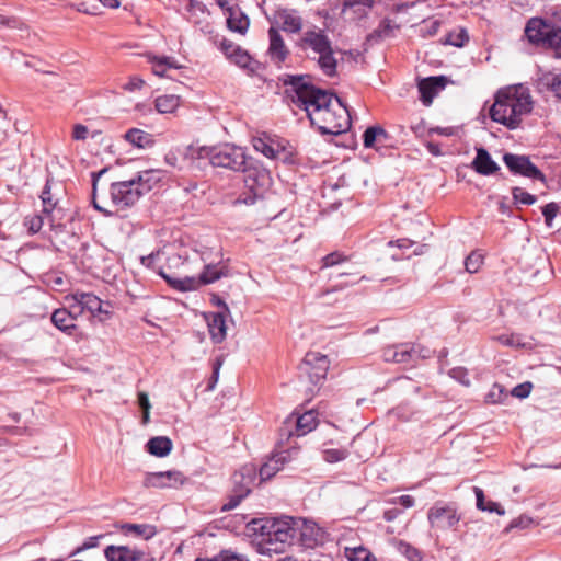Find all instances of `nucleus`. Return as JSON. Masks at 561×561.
Returning <instances> with one entry per match:
<instances>
[{"label":"nucleus","mask_w":561,"mask_h":561,"mask_svg":"<svg viewBox=\"0 0 561 561\" xmlns=\"http://www.w3.org/2000/svg\"><path fill=\"white\" fill-rule=\"evenodd\" d=\"M346 556L350 561H373L370 552L364 547L346 549Z\"/></svg>","instance_id":"nucleus-43"},{"label":"nucleus","mask_w":561,"mask_h":561,"mask_svg":"<svg viewBox=\"0 0 561 561\" xmlns=\"http://www.w3.org/2000/svg\"><path fill=\"white\" fill-rule=\"evenodd\" d=\"M183 160L190 164L197 162V168L201 161L208 160L213 167L242 171L244 174L251 167H259L245 154L243 148L230 144L215 147L190 145L183 153Z\"/></svg>","instance_id":"nucleus-4"},{"label":"nucleus","mask_w":561,"mask_h":561,"mask_svg":"<svg viewBox=\"0 0 561 561\" xmlns=\"http://www.w3.org/2000/svg\"><path fill=\"white\" fill-rule=\"evenodd\" d=\"M483 264V255L478 252L470 253L466 261L465 267L468 273H477Z\"/></svg>","instance_id":"nucleus-40"},{"label":"nucleus","mask_w":561,"mask_h":561,"mask_svg":"<svg viewBox=\"0 0 561 561\" xmlns=\"http://www.w3.org/2000/svg\"><path fill=\"white\" fill-rule=\"evenodd\" d=\"M65 300L68 305V312L71 313L72 316V320H73V323L76 322L77 318L80 317L84 309L82 308L81 304H79L78 301L76 300H71V295H67L65 297Z\"/></svg>","instance_id":"nucleus-52"},{"label":"nucleus","mask_w":561,"mask_h":561,"mask_svg":"<svg viewBox=\"0 0 561 561\" xmlns=\"http://www.w3.org/2000/svg\"><path fill=\"white\" fill-rule=\"evenodd\" d=\"M272 186V176L263 167H251L243 179V191L232 201L233 206H251L264 197Z\"/></svg>","instance_id":"nucleus-6"},{"label":"nucleus","mask_w":561,"mask_h":561,"mask_svg":"<svg viewBox=\"0 0 561 561\" xmlns=\"http://www.w3.org/2000/svg\"><path fill=\"white\" fill-rule=\"evenodd\" d=\"M484 512H490V513H496L499 515H504L505 514V511L504 508L496 502H493V501H489L485 503L484 505Z\"/></svg>","instance_id":"nucleus-62"},{"label":"nucleus","mask_w":561,"mask_h":561,"mask_svg":"<svg viewBox=\"0 0 561 561\" xmlns=\"http://www.w3.org/2000/svg\"><path fill=\"white\" fill-rule=\"evenodd\" d=\"M345 259L346 257L344 255H342L341 253H337V252L330 253L323 257V267L334 266V265L345 261Z\"/></svg>","instance_id":"nucleus-56"},{"label":"nucleus","mask_w":561,"mask_h":561,"mask_svg":"<svg viewBox=\"0 0 561 561\" xmlns=\"http://www.w3.org/2000/svg\"><path fill=\"white\" fill-rule=\"evenodd\" d=\"M106 172V170H101L100 172L98 173H92V176H93V195H92V202H93V205L94 207L100 210V211H103L105 214H112V210H110L102 201H100L99 198V195H98V181L99 179Z\"/></svg>","instance_id":"nucleus-35"},{"label":"nucleus","mask_w":561,"mask_h":561,"mask_svg":"<svg viewBox=\"0 0 561 561\" xmlns=\"http://www.w3.org/2000/svg\"><path fill=\"white\" fill-rule=\"evenodd\" d=\"M175 480V472L172 470L150 472L147 473L144 479V485L146 488L164 489L171 488Z\"/></svg>","instance_id":"nucleus-24"},{"label":"nucleus","mask_w":561,"mask_h":561,"mask_svg":"<svg viewBox=\"0 0 561 561\" xmlns=\"http://www.w3.org/2000/svg\"><path fill=\"white\" fill-rule=\"evenodd\" d=\"M430 355L431 351L428 348L411 343L388 346L382 353L386 362L396 364H407L417 358H427Z\"/></svg>","instance_id":"nucleus-8"},{"label":"nucleus","mask_w":561,"mask_h":561,"mask_svg":"<svg viewBox=\"0 0 561 561\" xmlns=\"http://www.w3.org/2000/svg\"><path fill=\"white\" fill-rule=\"evenodd\" d=\"M294 103L302 107L311 124L323 135H340L351 127L348 108L327 91L310 84L304 77H289L285 81Z\"/></svg>","instance_id":"nucleus-1"},{"label":"nucleus","mask_w":561,"mask_h":561,"mask_svg":"<svg viewBox=\"0 0 561 561\" xmlns=\"http://www.w3.org/2000/svg\"><path fill=\"white\" fill-rule=\"evenodd\" d=\"M506 397L505 388L500 383H494L488 392L485 400L488 403L496 404L502 403Z\"/></svg>","instance_id":"nucleus-38"},{"label":"nucleus","mask_w":561,"mask_h":561,"mask_svg":"<svg viewBox=\"0 0 561 561\" xmlns=\"http://www.w3.org/2000/svg\"><path fill=\"white\" fill-rule=\"evenodd\" d=\"M444 77H430L427 79H423L419 83V91L421 93V100L423 104L426 106L431 105L434 96L438 93L439 90L444 89Z\"/></svg>","instance_id":"nucleus-21"},{"label":"nucleus","mask_w":561,"mask_h":561,"mask_svg":"<svg viewBox=\"0 0 561 561\" xmlns=\"http://www.w3.org/2000/svg\"><path fill=\"white\" fill-rule=\"evenodd\" d=\"M196 561H249L248 558H245L242 554H238L234 552H231L229 550L221 551L219 554L215 556L214 558H197Z\"/></svg>","instance_id":"nucleus-39"},{"label":"nucleus","mask_w":561,"mask_h":561,"mask_svg":"<svg viewBox=\"0 0 561 561\" xmlns=\"http://www.w3.org/2000/svg\"><path fill=\"white\" fill-rule=\"evenodd\" d=\"M450 376L459 380L462 385L468 386L470 383L467 371L463 368H454L450 370Z\"/></svg>","instance_id":"nucleus-60"},{"label":"nucleus","mask_w":561,"mask_h":561,"mask_svg":"<svg viewBox=\"0 0 561 561\" xmlns=\"http://www.w3.org/2000/svg\"><path fill=\"white\" fill-rule=\"evenodd\" d=\"M531 389V382L526 381L514 387L511 391V394L519 399H525L530 394Z\"/></svg>","instance_id":"nucleus-54"},{"label":"nucleus","mask_w":561,"mask_h":561,"mask_svg":"<svg viewBox=\"0 0 561 561\" xmlns=\"http://www.w3.org/2000/svg\"><path fill=\"white\" fill-rule=\"evenodd\" d=\"M550 31L541 46L551 48L554 51V56L561 58V27L552 24Z\"/></svg>","instance_id":"nucleus-32"},{"label":"nucleus","mask_w":561,"mask_h":561,"mask_svg":"<svg viewBox=\"0 0 561 561\" xmlns=\"http://www.w3.org/2000/svg\"><path fill=\"white\" fill-rule=\"evenodd\" d=\"M124 138L133 146L141 149L148 148L153 144L152 135L138 128L129 129Z\"/></svg>","instance_id":"nucleus-30"},{"label":"nucleus","mask_w":561,"mask_h":561,"mask_svg":"<svg viewBox=\"0 0 561 561\" xmlns=\"http://www.w3.org/2000/svg\"><path fill=\"white\" fill-rule=\"evenodd\" d=\"M291 517L254 518L247 524V529L256 538L261 554L282 553L287 546L295 542V528Z\"/></svg>","instance_id":"nucleus-2"},{"label":"nucleus","mask_w":561,"mask_h":561,"mask_svg":"<svg viewBox=\"0 0 561 561\" xmlns=\"http://www.w3.org/2000/svg\"><path fill=\"white\" fill-rule=\"evenodd\" d=\"M317 426V416L313 411L305 412L301 415L295 413L290 414L284 421V425L280 428L282 435L291 436H305L310 433Z\"/></svg>","instance_id":"nucleus-10"},{"label":"nucleus","mask_w":561,"mask_h":561,"mask_svg":"<svg viewBox=\"0 0 561 561\" xmlns=\"http://www.w3.org/2000/svg\"><path fill=\"white\" fill-rule=\"evenodd\" d=\"M71 300L81 304L82 308L94 317L105 314V318H101V320H106L111 317V311L104 307V302L92 293L76 291L71 294Z\"/></svg>","instance_id":"nucleus-17"},{"label":"nucleus","mask_w":561,"mask_h":561,"mask_svg":"<svg viewBox=\"0 0 561 561\" xmlns=\"http://www.w3.org/2000/svg\"><path fill=\"white\" fill-rule=\"evenodd\" d=\"M275 18L280 28L286 33L297 34L302 30L304 21L296 10L282 9L277 11Z\"/></svg>","instance_id":"nucleus-18"},{"label":"nucleus","mask_w":561,"mask_h":561,"mask_svg":"<svg viewBox=\"0 0 561 561\" xmlns=\"http://www.w3.org/2000/svg\"><path fill=\"white\" fill-rule=\"evenodd\" d=\"M513 198L523 205H531L536 202V197L520 187L513 188Z\"/></svg>","instance_id":"nucleus-47"},{"label":"nucleus","mask_w":561,"mask_h":561,"mask_svg":"<svg viewBox=\"0 0 561 561\" xmlns=\"http://www.w3.org/2000/svg\"><path fill=\"white\" fill-rule=\"evenodd\" d=\"M295 541L304 548H316L325 540V531L314 522L307 519H294Z\"/></svg>","instance_id":"nucleus-9"},{"label":"nucleus","mask_w":561,"mask_h":561,"mask_svg":"<svg viewBox=\"0 0 561 561\" xmlns=\"http://www.w3.org/2000/svg\"><path fill=\"white\" fill-rule=\"evenodd\" d=\"M531 110L533 100L529 89L517 84L499 90L490 108V116L494 122L515 129Z\"/></svg>","instance_id":"nucleus-3"},{"label":"nucleus","mask_w":561,"mask_h":561,"mask_svg":"<svg viewBox=\"0 0 561 561\" xmlns=\"http://www.w3.org/2000/svg\"><path fill=\"white\" fill-rule=\"evenodd\" d=\"M227 26L230 31L239 34H245L249 28V18L238 8H227Z\"/></svg>","instance_id":"nucleus-25"},{"label":"nucleus","mask_w":561,"mask_h":561,"mask_svg":"<svg viewBox=\"0 0 561 561\" xmlns=\"http://www.w3.org/2000/svg\"><path fill=\"white\" fill-rule=\"evenodd\" d=\"M503 161L506 167L515 174H520L526 178L545 181L542 172L531 163L528 157L517 156L513 153H505Z\"/></svg>","instance_id":"nucleus-12"},{"label":"nucleus","mask_w":561,"mask_h":561,"mask_svg":"<svg viewBox=\"0 0 561 561\" xmlns=\"http://www.w3.org/2000/svg\"><path fill=\"white\" fill-rule=\"evenodd\" d=\"M208 331L215 343H221L227 336L226 313L210 312L206 316Z\"/></svg>","instance_id":"nucleus-20"},{"label":"nucleus","mask_w":561,"mask_h":561,"mask_svg":"<svg viewBox=\"0 0 561 561\" xmlns=\"http://www.w3.org/2000/svg\"><path fill=\"white\" fill-rule=\"evenodd\" d=\"M440 27V21L438 20H426L423 22L420 31L423 36H434Z\"/></svg>","instance_id":"nucleus-50"},{"label":"nucleus","mask_w":561,"mask_h":561,"mask_svg":"<svg viewBox=\"0 0 561 561\" xmlns=\"http://www.w3.org/2000/svg\"><path fill=\"white\" fill-rule=\"evenodd\" d=\"M376 133H383V128H381L379 126H373V127H369V128H367L365 130V133L363 135V141H364V146L366 148H373L374 147L375 141L378 138L376 136Z\"/></svg>","instance_id":"nucleus-49"},{"label":"nucleus","mask_w":561,"mask_h":561,"mask_svg":"<svg viewBox=\"0 0 561 561\" xmlns=\"http://www.w3.org/2000/svg\"><path fill=\"white\" fill-rule=\"evenodd\" d=\"M552 89L556 93V95L561 99V73L557 76L552 83Z\"/></svg>","instance_id":"nucleus-64"},{"label":"nucleus","mask_w":561,"mask_h":561,"mask_svg":"<svg viewBox=\"0 0 561 561\" xmlns=\"http://www.w3.org/2000/svg\"><path fill=\"white\" fill-rule=\"evenodd\" d=\"M89 129L82 124H76L72 129V138L75 140H85L88 138Z\"/></svg>","instance_id":"nucleus-59"},{"label":"nucleus","mask_w":561,"mask_h":561,"mask_svg":"<svg viewBox=\"0 0 561 561\" xmlns=\"http://www.w3.org/2000/svg\"><path fill=\"white\" fill-rule=\"evenodd\" d=\"M104 554L108 561H139L142 553L126 546H108Z\"/></svg>","instance_id":"nucleus-22"},{"label":"nucleus","mask_w":561,"mask_h":561,"mask_svg":"<svg viewBox=\"0 0 561 561\" xmlns=\"http://www.w3.org/2000/svg\"><path fill=\"white\" fill-rule=\"evenodd\" d=\"M233 489L244 494L251 492L252 488L257 484V470L252 463L242 466L232 476Z\"/></svg>","instance_id":"nucleus-16"},{"label":"nucleus","mask_w":561,"mask_h":561,"mask_svg":"<svg viewBox=\"0 0 561 561\" xmlns=\"http://www.w3.org/2000/svg\"><path fill=\"white\" fill-rule=\"evenodd\" d=\"M146 447L150 455L165 457L172 451L173 443L165 436H157L149 439Z\"/></svg>","instance_id":"nucleus-27"},{"label":"nucleus","mask_w":561,"mask_h":561,"mask_svg":"<svg viewBox=\"0 0 561 561\" xmlns=\"http://www.w3.org/2000/svg\"><path fill=\"white\" fill-rule=\"evenodd\" d=\"M156 110L161 114L175 111V99L173 95H163L156 99Z\"/></svg>","instance_id":"nucleus-36"},{"label":"nucleus","mask_w":561,"mask_h":561,"mask_svg":"<svg viewBox=\"0 0 561 561\" xmlns=\"http://www.w3.org/2000/svg\"><path fill=\"white\" fill-rule=\"evenodd\" d=\"M230 61L240 68H249L252 62V58L245 50L240 47L239 50L231 57Z\"/></svg>","instance_id":"nucleus-48"},{"label":"nucleus","mask_w":561,"mask_h":561,"mask_svg":"<svg viewBox=\"0 0 561 561\" xmlns=\"http://www.w3.org/2000/svg\"><path fill=\"white\" fill-rule=\"evenodd\" d=\"M220 48L225 56L230 60L231 57L239 50L240 46L224 39L220 44Z\"/></svg>","instance_id":"nucleus-57"},{"label":"nucleus","mask_w":561,"mask_h":561,"mask_svg":"<svg viewBox=\"0 0 561 561\" xmlns=\"http://www.w3.org/2000/svg\"><path fill=\"white\" fill-rule=\"evenodd\" d=\"M202 286L201 277H188L185 276L181 279H178V290H194Z\"/></svg>","instance_id":"nucleus-45"},{"label":"nucleus","mask_w":561,"mask_h":561,"mask_svg":"<svg viewBox=\"0 0 561 561\" xmlns=\"http://www.w3.org/2000/svg\"><path fill=\"white\" fill-rule=\"evenodd\" d=\"M147 60L152 66V72L158 77H165L168 70L175 68V64L171 57H159L152 54L146 55Z\"/></svg>","instance_id":"nucleus-29"},{"label":"nucleus","mask_w":561,"mask_h":561,"mask_svg":"<svg viewBox=\"0 0 561 561\" xmlns=\"http://www.w3.org/2000/svg\"><path fill=\"white\" fill-rule=\"evenodd\" d=\"M297 455V449H288L275 453L260 468L259 483L273 478L278 471L284 469L287 463L291 462Z\"/></svg>","instance_id":"nucleus-11"},{"label":"nucleus","mask_w":561,"mask_h":561,"mask_svg":"<svg viewBox=\"0 0 561 561\" xmlns=\"http://www.w3.org/2000/svg\"><path fill=\"white\" fill-rule=\"evenodd\" d=\"M145 80L138 76L129 77L128 81L122 85L127 92H135L141 90L145 85Z\"/></svg>","instance_id":"nucleus-53"},{"label":"nucleus","mask_w":561,"mask_h":561,"mask_svg":"<svg viewBox=\"0 0 561 561\" xmlns=\"http://www.w3.org/2000/svg\"><path fill=\"white\" fill-rule=\"evenodd\" d=\"M127 530L146 539L152 537L156 533L152 526L145 524H129L127 525Z\"/></svg>","instance_id":"nucleus-42"},{"label":"nucleus","mask_w":561,"mask_h":561,"mask_svg":"<svg viewBox=\"0 0 561 561\" xmlns=\"http://www.w3.org/2000/svg\"><path fill=\"white\" fill-rule=\"evenodd\" d=\"M330 362L325 355L318 352L306 354L302 363V370L307 373L313 383L325 378Z\"/></svg>","instance_id":"nucleus-13"},{"label":"nucleus","mask_w":561,"mask_h":561,"mask_svg":"<svg viewBox=\"0 0 561 561\" xmlns=\"http://www.w3.org/2000/svg\"><path fill=\"white\" fill-rule=\"evenodd\" d=\"M472 168L482 175L493 174L499 170L497 163L491 158L484 148L477 149V156L472 161Z\"/></svg>","instance_id":"nucleus-23"},{"label":"nucleus","mask_w":561,"mask_h":561,"mask_svg":"<svg viewBox=\"0 0 561 561\" xmlns=\"http://www.w3.org/2000/svg\"><path fill=\"white\" fill-rule=\"evenodd\" d=\"M393 504H400L405 508H410L414 505V499L411 495H401L392 500Z\"/></svg>","instance_id":"nucleus-61"},{"label":"nucleus","mask_w":561,"mask_h":561,"mask_svg":"<svg viewBox=\"0 0 561 561\" xmlns=\"http://www.w3.org/2000/svg\"><path fill=\"white\" fill-rule=\"evenodd\" d=\"M138 404H139L140 409L142 410L141 422L144 425H146L150 421V409H151L149 397L146 392L138 393Z\"/></svg>","instance_id":"nucleus-46"},{"label":"nucleus","mask_w":561,"mask_h":561,"mask_svg":"<svg viewBox=\"0 0 561 561\" xmlns=\"http://www.w3.org/2000/svg\"><path fill=\"white\" fill-rule=\"evenodd\" d=\"M253 147L257 152H261L270 159L277 158L278 154L284 150L279 142L266 136L254 138Z\"/></svg>","instance_id":"nucleus-26"},{"label":"nucleus","mask_w":561,"mask_h":561,"mask_svg":"<svg viewBox=\"0 0 561 561\" xmlns=\"http://www.w3.org/2000/svg\"><path fill=\"white\" fill-rule=\"evenodd\" d=\"M551 25L541 19L533 18L526 24L525 35L530 43L541 46L548 32H551Z\"/></svg>","instance_id":"nucleus-19"},{"label":"nucleus","mask_w":561,"mask_h":561,"mask_svg":"<svg viewBox=\"0 0 561 561\" xmlns=\"http://www.w3.org/2000/svg\"><path fill=\"white\" fill-rule=\"evenodd\" d=\"M474 494H476V499H477V507L479 510H484V505H485L486 502H485V499H484L483 491L480 488L476 486L474 488Z\"/></svg>","instance_id":"nucleus-63"},{"label":"nucleus","mask_w":561,"mask_h":561,"mask_svg":"<svg viewBox=\"0 0 561 561\" xmlns=\"http://www.w3.org/2000/svg\"><path fill=\"white\" fill-rule=\"evenodd\" d=\"M493 339L505 346H512V347L524 346V343H522V337L518 334L504 333V334L494 336Z\"/></svg>","instance_id":"nucleus-44"},{"label":"nucleus","mask_w":561,"mask_h":561,"mask_svg":"<svg viewBox=\"0 0 561 561\" xmlns=\"http://www.w3.org/2000/svg\"><path fill=\"white\" fill-rule=\"evenodd\" d=\"M51 322L57 329L67 334H72V331L76 329L72 316L68 312L67 308L56 309L51 314Z\"/></svg>","instance_id":"nucleus-28"},{"label":"nucleus","mask_w":561,"mask_h":561,"mask_svg":"<svg viewBox=\"0 0 561 561\" xmlns=\"http://www.w3.org/2000/svg\"><path fill=\"white\" fill-rule=\"evenodd\" d=\"M427 517L431 526L439 529L453 528L460 519L455 508L439 505L430 508Z\"/></svg>","instance_id":"nucleus-14"},{"label":"nucleus","mask_w":561,"mask_h":561,"mask_svg":"<svg viewBox=\"0 0 561 561\" xmlns=\"http://www.w3.org/2000/svg\"><path fill=\"white\" fill-rule=\"evenodd\" d=\"M296 46L310 59L317 60L324 75L335 76L337 61L332 42L324 30L317 26L306 30L296 42Z\"/></svg>","instance_id":"nucleus-5"},{"label":"nucleus","mask_w":561,"mask_h":561,"mask_svg":"<svg viewBox=\"0 0 561 561\" xmlns=\"http://www.w3.org/2000/svg\"><path fill=\"white\" fill-rule=\"evenodd\" d=\"M397 550L405 556L409 561H422L421 552L408 542L399 541L397 543Z\"/></svg>","instance_id":"nucleus-37"},{"label":"nucleus","mask_w":561,"mask_h":561,"mask_svg":"<svg viewBox=\"0 0 561 561\" xmlns=\"http://www.w3.org/2000/svg\"><path fill=\"white\" fill-rule=\"evenodd\" d=\"M290 50L287 47L280 32L275 27L268 30V48L267 56L275 65H280L287 60Z\"/></svg>","instance_id":"nucleus-15"},{"label":"nucleus","mask_w":561,"mask_h":561,"mask_svg":"<svg viewBox=\"0 0 561 561\" xmlns=\"http://www.w3.org/2000/svg\"><path fill=\"white\" fill-rule=\"evenodd\" d=\"M373 4L374 0H344L343 12H352L355 16L362 18L367 15Z\"/></svg>","instance_id":"nucleus-31"},{"label":"nucleus","mask_w":561,"mask_h":561,"mask_svg":"<svg viewBox=\"0 0 561 561\" xmlns=\"http://www.w3.org/2000/svg\"><path fill=\"white\" fill-rule=\"evenodd\" d=\"M41 198L44 206V213L49 214L54 209L55 205L51 203L50 191L47 185L43 190Z\"/></svg>","instance_id":"nucleus-58"},{"label":"nucleus","mask_w":561,"mask_h":561,"mask_svg":"<svg viewBox=\"0 0 561 561\" xmlns=\"http://www.w3.org/2000/svg\"><path fill=\"white\" fill-rule=\"evenodd\" d=\"M226 273L224 268L218 267L217 265L208 264L204 267L203 273L199 275L202 285L214 283L219 279L221 276H225Z\"/></svg>","instance_id":"nucleus-34"},{"label":"nucleus","mask_w":561,"mask_h":561,"mask_svg":"<svg viewBox=\"0 0 561 561\" xmlns=\"http://www.w3.org/2000/svg\"><path fill=\"white\" fill-rule=\"evenodd\" d=\"M469 41V35L466 28L459 27L446 36L444 44L453 45L455 47H463Z\"/></svg>","instance_id":"nucleus-33"},{"label":"nucleus","mask_w":561,"mask_h":561,"mask_svg":"<svg viewBox=\"0 0 561 561\" xmlns=\"http://www.w3.org/2000/svg\"><path fill=\"white\" fill-rule=\"evenodd\" d=\"M558 210H559V207L557 204L554 203H550V204H547L543 208H542V214L545 216V220H546V224L547 226L551 227L552 226V220L554 219V217L557 216L558 214Z\"/></svg>","instance_id":"nucleus-55"},{"label":"nucleus","mask_w":561,"mask_h":561,"mask_svg":"<svg viewBox=\"0 0 561 561\" xmlns=\"http://www.w3.org/2000/svg\"><path fill=\"white\" fill-rule=\"evenodd\" d=\"M149 172L138 175L137 179L121 181L111 184L110 196L113 206L118 209L134 205L145 192L150 191Z\"/></svg>","instance_id":"nucleus-7"},{"label":"nucleus","mask_w":561,"mask_h":561,"mask_svg":"<svg viewBox=\"0 0 561 561\" xmlns=\"http://www.w3.org/2000/svg\"><path fill=\"white\" fill-rule=\"evenodd\" d=\"M322 454L323 459L330 463L344 460L348 455L347 450L343 448H328Z\"/></svg>","instance_id":"nucleus-41"},{"label":"nucleus","mask_w":561,"mask_h":561,"mask_svg":"<svg viewBox=\"0 0 561 561\" xmlns=\"http://www.w3.org/2000/svg\"><path fill=\"white\" fill-rule=\"evenodd\" d=\"M244 497V494L233 489L232 494L228 497V501L224 503L221 511H231L236 508Z\"/></svg>","instance_id":"nucleus-51"}]
</instances>
